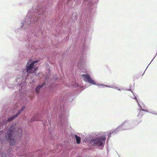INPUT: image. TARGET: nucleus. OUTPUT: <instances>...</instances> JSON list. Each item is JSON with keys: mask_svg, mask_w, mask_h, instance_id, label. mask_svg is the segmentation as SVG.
Instances as JSON below:
<instances>
[{"mask_svg": "<svg viewBox=\"0 0 157 157\" xmlns=\"http://www.w3.org/2000/svg\"><path fill=\"white\" fill-rule=\"evenodd\" d=\"M157 54V53L156 54V55H155V57H154L153 59L151 61V62H150V63H151L152 62V61H153V59H154V58L156 56Z\"/></svg>", "mask_w": 157, "mask_h": 157, "instance_id": "obj_27", "label": "nucleus"}, {"mask_svg": "<svg viewBox=\"0 0 157 157\" xmlns=\"http://www.w3.org/2000/svg\"><path fill=\"white\" fill-rule=\"evenodd\" d=\"M42 123L44 125V126H46V125H47L48 124V122L47 121H42Z\"/></svg>", "mask_w": 157, "mask_h": 157, "instance_id": "obj_23", "label": "nucleus"}, {"mask_svg": "<svg viewBox=\"0 0 157 157\" xmlns=\"http://www.w3.org/2000/svg\"><path fill=\"white\" fill-rule=\"evenodd\" d=\"M50 135L49 136L50 139L51 140H53L55 137V136L53 134V129L52 130L51 129L49 131Z\"/></svg>", "mask_w": 157, "mask_h": 157, "instance_id": "obj_16", "label": "nucleus"}, {"mask_svg": "<svg viewBox=\"0 0 157 157\" xmlns=\"http://www.w3.org/2000/svg\"><path fill=\"white\" fill-rule=\"evenodd\" d=\"M21 143H22V141H21V142H20Z\"/></svg>", "mask_w": 157, "mask_h": 157, "instance_id": "obj_38", "label": "nucleus"}, {"mask_svg": "<svg viewBox=\"0 0 157 157\" xmlns=\"http://www.w3.org/2000/svg\"><path fill=\"white\" fill-rule=\"evenodd\" d=\"M26 109V107L25 105H23L22 106L21 108V109L18 110L17 112V113L16 114L18 116L20 115L21 113L23 112H24V111L25 109Z\"/></svg>", "mask_w": 157, "mask_h": 157, "instance_id": "obj_17", "label": "nucleus"}, {"mask_svg": "<svg viewBox=\"0 0 157 157\" xmlns=\"http://www.w3.org/2000/svg\"><path fill=\"white\" fill-rule=\"evenodd\" d=\"M112 134V132H111V131L110 132V133H109L108 134V139H109V138H110V137H111V134Z\"/></svg>", "mask_w": 157, "mask_h": 157, "instance_id": "obj_26", "label": "nucleus"}, {"mask_svg": "<svg viewBox=\"0 0 157 157\" xmlns=\"http://www.w3.org/2000/svg\"><path fill=\"white\" fill-rule=\"evenodd\" d=\"M1 157H6L7 156V154L6 153H1Z\"/></svg>", "mask_w": 157, "mask_h": 157, "instance_id": "obj_22", "label": "nucleus"}, {"mask_svg": "<svg viewBox=\"0 0 157 157\" xmlns=\"http://www.w3.org/2000/svg\"><path fill=\"white\" fill-rule=\"evenodd\" d=\"M82 77L83 78L84 80L86 82L91 84L93 85H96L98 86H102L104 85L102 84H100L99 83H96L95 81L93 80L90 76V75L88 74H82Z\"/></svg>", "mask_w": 157, "mask_h": 157, "instance_id": "obj_11", "label": "nucleus"}, {"mask_svg": "<svg viewBox=\"0 0 157 157\" xmlns=\"http://www.w3.org/2000/svg\"><path fill=\"white\" fill-rule=\"evenodd\" d=\"M23 144H24V146H25L26 145V143L25 142V143H23Z\"/></svg>", "mask_w": 157, "mask_h": 157, "instance_id": "obj_30", "label": "nucleus"}, {"mask_svg": "<svg viewBox=\"0 0 157 157\" xmlns=\"http://www.w3.org/2000/svg\"><path fill=\"white\" fill-rule=\"evenodd\" d=\"M44 111H43L41 113H37L34 114L33 117L29 121L30 122H33L35 121H41L43 117L42 113Z\"/></svg>", "mask_w": 157, "mask_h": 157, "instance_id": "obj_13", "label": "nucleus"}, {"mask_svg": "<svg viewBox=\"0 0 157 157\" xmlns=\"http://www.w3.org/2000/svg\"><path fill=\"white\" fill-rule=\"evenodd\" d=\"M76 14L75 13H74L72 14V17L70 19L71 21L73 22L75 21L76 19Z\"/></svg>", "mask_w": 157, "mask_h": 157, "instance_id": "obj_21", "label": "nucleus"}, {"mask_svg": "<svg viewBox=\"0 0 157 157\" xmlns=\"http://www.w3.org/2000/svg\"><path fill=\"white\" fill-rule=\"evenodd\" d=\"M75 138L76 143L78 144H80L81 142V138L77 135H75Z\"/></svg>", "mask_w": 157, "mask_h": 157, "instance_id": "obj_19", "label": "nucleus"}, {"mask_svg": "<svg viewBox=\"0 0 157 157\" xmlns=\"http://www.w3.org/2000/svg\"><path fill=\"white\" fill-rule=\"evenodd\" d=\"M46 98V99H47V101H48V98H47V97Z\"/></svg>", "mask_w": 157, "mask_h": 157, "instance_id": "obj_34", "label": "nucleus"}, {"mask_svg": "<svg viewBox=\"0 0 157 157\" xmlns=\"http://www.w3.org/2000/svg\"><path fill=\"white\" fill-rule=\"evenodd\" d=\"M82 46L80 52L78 55L77 66L78 69L81 71L85 72L86 71V62L88 53L87 52V48L85 44H82Z\"/></svg>", "mask_w": 157, "mask_h": 157, "instance_id": "obj_6", "label": "nucleus"}, {"mask_svg": "<svg viewBox=\"0 0 157 157\" xmlns=\"http://www.w3.org/2000/svg\"><path fill=\"white\" fill-rule=\"evenodd\" d=\"M106 139L105 136H102L96 138H85L84 140L86 143H88L90 145L94 147H98L101 148L104 146Z\"/></svg>", "mask_w": 157, "mask_h": 157, "instance_id": "obj_7", "label": "nucleus"}, {"mask_svg": "<svg viewBox=\"0 0 157 157\" xmlns=\"http://www.w3.org/2000/svg\"><path fill=\"white\" fill-rule=\"evenodd\" d=\"M25 149H24L23 151V152L22 153V154L23 155H25V156H34V154L33 155V154H31L30 153L28 154V152L25 151Z\"/></svg>", "mask_w": 157, "mask_h": 157, "instance_id": "obj_20", "label": "nucleus"}, {"mask_svg": "<svg viewBox=\"0 0 157 157\" xmlns=\"http://www.w3.org/2000/svg\"><path fill=\"white\" fill-rule=\"evenodd\" d=\"M141 121L133 120H125L120 125L122 128L121 130L129 129L137 125Z\"/></svg>", "mask_w": 157, "mask_h": 157, "instance_id": "obj_8", "label": "nucleus"}, {"mask_svg": "<svg viewBox=\"0 0 157 157\" xmlns=\"http://www.w3.org/2000/svg\"><path fill=\"white\" fill-rule=\"evenodd\" d=\"M46 84V82H44L42 84H40L38 85L36 88L35 89V92L36 94L39 95H41L42 96V97H43L45 95V93L47 94L48 96L52 95L53 94H50L47 91V89L46 91H44V89L45 87H46V86H45Z\"/></svg>", "mask_w": 157, "mask_h": 157, "instance_id": "obj_10", "label": "nucleus"}, {"mask_svg": "<svg viewBox=\"0 0 157 157\" xmlns=\"http://www.w3.org/2000/svg\"><path fill=\"white\" fill-rule=\"evenodd\" d=\"M134 98H134L136 100L137 102L139 105L140 106V112L138 115V116H140L141 117H142V116L143 115V111H146L147 112H149V111H147V110L146 109H145V108L144 106V105L143 104L142 105H141L139 103L138 101L136 98V97L134 95Z\"/></svg>", "mask_w": 157, "mask_h": 157, "instance_id": "obj_14", "label": "nucleus"}, {"mask_svg": "<svg viewBox=\"0 0 157 157\" xmlns=\"http://www.w3.org/2000/svg\"><path fill=\"white\" fill-rule=\"evenodd\" d=\"M150 64H148V66L149 65V64H150Z\"/></svg>", "mask_w": 157, "mask_h": 157, "instance_id": "obj_41", "label": "nucleus"}, {"mask_svg": "<svg viewBox=\"0 0 157 157\" xmlns=\"http://www.w3.org/2000/svg\"><path fill=\"white\" fill-rule=\"evenodd\" d=\"M72 48V47H71H71L70 48Z\"/></svg>", "mask_w": 157, "mask_h": 157, "instance_id": "obj_37", "label": "nucleus"}, {"mask_svg": "<svg viewBox=\"0 0 157 157\" xmlns=\"http://www.w3.org/2000/svg\"><path fill=\"white\" fill-rule=\"evenodd\" d=\"M121 129H122L121 128V126H120V125L119 127L115 129L113 131L111 132L113 134H116L119 131H122V130H121Z\"/></svg>", "mask_w": 157, "mask_h": 157, "instance_id": "obj_18", "label": "nucleus"}, {"mask_svg": "<svg viewBox=\"0 0 157 157\" xmlns=\"http://www.w3.org/2000/svg\"><path fill=\"white\" fill-rule=\"evenodd\" d=\"M73 62H74V60L73 61L72 63V62H71V64H73V65H74V64L73 63Z\"/></svg>", "mask_w": 157, "mask_h": 157, "instance_id": "obj_32", "label": "nucleus"}, {"mask_svg": "<svg viewBox=\"0 0 157 157\" xmlns=\"http://www.w3.org/2000/svg\"><path fill=\"white\" fill-rule=\"evenodd\" d=\"M73 93H68L67 94L62 96L59 99L54 100V108L51 113V120L50 118H48V122L51 125L54 122V124H56V126L60 133H63V131L66 134H68V129L70 124L68 122L67 118L66 102H71L74 99Z\"/></svg>", "mask_w": 157, "mask_h": 157, "instance_id": "obj_2", "label": "nucleus"}, {"mask_svg": "<svg viewBox=\"0 0 157 157\" xmlns=\"http://www.w3.org/2000/svg\"><path fill=\"white\" fill-rule=\"evenodd\" d=\"M115 89H117H117H118V88L116 86H114V88Z\"/></svg>", "mask_w": 157, "mask_h": 157, "instance_id": "obj_28", "label": "nucleus"}, {"mask_svg": "<svg viewBox=\"0 0 157 157\" xmlns=\"http://www.w3.org/2000/svg\"><path fill=\"white\" fill-rule=\"evenodd\" d=\"M46 151L44 153V152L43 151L42 149H40L37 151L35 152V154L36 155H37L39 156V157H41L42 156V155H44L46 154H48V152L47 153Z\"/></svg>", "mask_w": 157, "mask_h": 157, "instance_id": "obj_15", "label": "nucleus"}, {"mask_svg": "<svg viewBox=\"0 0 157 157\" xmlns=\"http://www.w3.org/2000/svg\"><path fill=\"white\" fill-rule=\"evenodd\" d=\"M67 52V51H64V52L65 53H66Z\"/></svg>", "mask_w": 157, "mask_h": 157, "instance_id": "obj_35", "label": "nucleus"}, {"mask_svg": "<svg viewBox=\"0 0 157 157\" xmlns=\"http://www.w3.org/2000/svg\"><path fill=\"white\" fill-rule=\"evenodd\" d=\"M128 90V91H131V89H130H130H128V90H126H126Z\"/></svg>", "mask_w": 157, "mask_h": 157, "instance_id": "obj_29", "label": "nucleus"}, {"mask_svg": "<svg viewBox=\"0 0 157 157\" xmlns=\"http://www.w3.org/2000/svg\"><path fill=\"white\" fill-rule=\"evenodd\" d=\"M103 86H105L106 87H109V88H114V86H108V85H102Z\"/></svg>", "mask_w": 157, "mask_h": 157, "instance_id": "obj_25", "label": "nucleus"}, {"mask_svg": "<svg viewBox=\"0 0 157 157\" xmlns=\"http://www.w3.org/2000/svg\"><path fill=\"white\" fill-rule=\"evenodd\" d=\"M58 79V77L56 75H55L53 76L52 79L51 80L49 78H48L47 76L45 79V82L47 81L48 84H50L48 86L47 89V91L50 94H53L56 90V86L53 83V82L56 81Z\"/></svg>", "mask_w": 157, "mask_h": 157, "instance_id": "obj_9", "label": "nucleus"}, {"mask_svg": "<svg viewBox=\"0 0 157 157\" xmlns=\"http://www.w3.org/2000/svg\"><path fill=\"white\" fill-rule=\"evenodd\" d=\"M4 135H5V140L8 144L10 148L12 149V147L15 146L17 144V140H21L22 130L18 127L16 124H12L6 131L4 129L0 131V138Z\"/></svg>", "mask_w": 157, "mask_h": 157, "instance_id": "obj_4", "label": "nucleus"}, {"mask_svg": "<svg viewBox=\"0 0 157 157\" xmlns=\"http://www.w3.org/2000/svg\"><path fill=\"white\" fill-rule=\"evenodd\" d=\"M38 60L33 61L31 60L28 61L25 66V69H23L21 74L18 75L15 79L17 84L19 85L22 90H26L25 87L27 83L34 84L35 82V79L33 77L29 78V74L31 73H35L37 69V67L34 64L37 63Z\"/></svg>", "mask_w": 157, "mask_h": 157, "instance_id": "obj_3", "label": "nucleus"}, {"mask_svg": "<svg viewBox=\"0 0 157 157\" xmlns=\"http://www.w3.org/2000/svg\"><path fill=\"white\" fill-rule=\"evenodd\" d=\"M39 74H40L39 73H38L36 75V76H38L39 75Z\"/></svg>", "mask_w": 157, "mask_h": 157, "instance_id": "obj_31", "label": "nucleus"}, {"mask_svg": "<svg viewBox=\"0 0 157 157\" xmlns=\"http://www.w3.org/2000/svg\"><path fill=\"white\" fill-rule=\"evenodd\" d=\"M117 90H120V91H121V89H117Z\"/></svg>", "mask_w": 157, "mask_h": 157, "instance_id": "obj_33", "label": "nucleus"}, {"mask_svg": "<svg viewBox=\"0 0 157 157\" xmlns=\"http://www.w3.org/2000/svg\"><path fill=\"white\" fill-rule=\"evenodd\" d=\"M10 78L9 75L7 73L5 74L0 79V85L4 82L5 81V84L7 85L8 87L10 88L15 89V87L19 88V90L18 92H16L15 93V99L20 102V101H23V103H25L29 101V100H33L34 98V96L29 95V94H26V93L28 91L25 90L23 89L22 91L21 88V87L18 84H17V82L15 80L16 83L15 84V86L14 84H12V86L10 85H8V81H9Z\"/></svg>", "mask_w": 157, "mask_h": 157, "instance_id": "obj_5", "label": "nucleus"}, {"mask_svg": "<svg viewBox=\"0 0 157 157\" xmlns=\"http://www.w3.org/2000/svg\"><path fill=\"white\" fill-rule=\"evenodd\" d=\"M77 86H78V84H77Z\"/></svg>", "mask_w": 157, "mask_h": 157, "instance_id": "obj_39", "label": "nucleus"}, {"mask_svg": "<svg viewBox=\"0 0 157 157\" xmlns=\"http://www.w3.org/2000/svg\"><path fill=\"white\" fill-rule=\"evenodd\" d=\"M48 11L47 7L38 6L30 9L24 20L21 21L20 28L15 30L18 39H24L29 46L33 44L36 38L41 33L42 24L47 20Z\"/></svg>", "mask_w": 157, "mask_h": 157, "instance_id": "obj_1", "label": "nucleus"}, {"mask_svg": "<svg viewBox=\"0 0 157 157\" xmlns=\"http://www.w3.org/2000/svg\"><path fill=\"white\" fill-rule=\"evenodd\" d=\"M148 67V66L147 67V68H146V69H147V67Z\"/></svg>", "mask_w": 157, "mask_h": 157, "instance_id": "obj_40", "label": "nucleus"}, {"mask_svg": "<svg viewBox=\"0 0 157 157\" xmlns=\"http://www.w3.org/2000/svg\"><path fill=\"white\" fill-rule=\"evenodd\" d=\"M76 60H75V62H76Z\"/></svg>", "mask_w": 157, "mask_h": 157, "instance_id": "obj_36", "label": "nucleus"}, {"mask_svg": "<svg viewBox=\"0 0 157 157\" xmlns=\"http://www.w3.org/2000/svg\"><path fill=\"white\" fill-rule=\"evenodd\" d=\"M18 117V116L16 113L14 115L8 118L6 120H4L2 121H0V130L1 128H2L3 126L6 125L8 122L12 121Z\"/></svg>", "mask_w": 157, "mask_h": 157, "instance_id": "obj_12", "label": "nucleus"}, {"mask_svg": "<svg viewBox=\"0 0 157 157\" xmlns=\"http://www.w3.org/2000/svg\"><path fill=\"white\" fill-rule=\"evenodd\" d=\"M148 112H149V113H151L153 114L157 115V113L155 111H150V112L149 111Z\"/></svg>", "mask_w": 157, "mask_h": 157, "instance_id": "obj_24", "label": "nucleus"}]
</instances>
